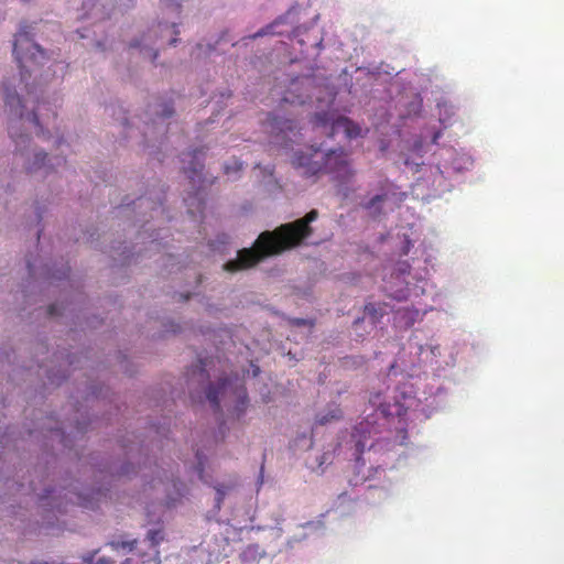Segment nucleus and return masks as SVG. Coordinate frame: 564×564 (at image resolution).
Listing matches in <instances>:
<instances>
[{
	"label": "nucleus",
	"mask_w": 564,
	"mask_h": 564,
	"mask_svg": "<svg viewBox=\"0 0 564 564\" xmlns=\"http://www.w3.org/2000/svg\"><path fill=\"white\" fill-rule=\"evenodd\" d=\"M22 1L28 2V1H30V0H22Z\"/></svg>",
	"instance_id": "obj_33"
},
{
	"label": "nucleus",
	"mask_w": 564,
	"mask_h": 564,
	"mask_svg": "<svg viewBox=\"0 0 564 564\" xmlns=\"http://www.w3.org/2000/svg\"><path fill=\"white\" fill-rule=\"evenodd\" d=\"M174 113V108L173 106H169V105H165L163 110H162V116L163 117H170Z\"/></svg>",
	"instance_id": "obj_22"
},
{
	"label": "nucleus",
	"mask_w": 564,
	"mask_h": 564,
	"mask_svg": "<svg viewBox=\"0 0 564 564\" xmlns=\"http://www.w3.org/2000/svg\"><path fill=\"white\" fill-rule=\"evenodd\" d=\"M46 158V153H36L34 155V160L26 164V170L29 172H36L41 169H45V172L47 173L50 170H52V166L45 165Z\"/></svg>",
	"instance_id": "obj_12"
},
{
	"label": "nucleus",
	"mask_w": 564,
	"mask_h": 564,
	"mask_svg": "<svg viewBox=\"0 0 564 564\" xmlns=\"http://www.w3.org/2000/svg\"><path fill=\"white\" fill-rule=\"evenodd\" d=\"M175 42H176V37H173V39L171 40L170 44H175Z\"/></svg>",
	"instance_id": "obj_31"
},
{
	"label": "nucleus",
	"mask_w": 564,
	"mask_h": 564,
	"mask_svg": "<svg viewBox=\"0 0 564 564\" xmlns=\"http://www.w3.org/2000/svg\"><path fill=\"white\" fill-rule=\"evenodd\" d=\"M265 126L269 133L282 140L288 138V133H294L296 131L294 120L284 119V117L279 116H269Z\"/></svg>",
	"instance_id": "obj_7"
},
{
	"label": "nucleus",
	"mask_w": 564,
	"mask_h": 564,
	"mask_svg": "<svg viewBox=\"0 0 564 564\" xmlns=\"http://www.w3.org/2000/svg\"><path fill=\"white\" fill-rule=\"evenodd\" d=\"M96 564H113V562L110 558L101 557L96 561Z\"/></svg>",
	"instance_id": "obj_25"
},
{
	"label": "nucleus",
	"mask_w": 564,
	"mask_h": 564,
	"mask_svg": "<svg viewBox=\"0 0 564 564\" xmlns=\"http://www.w3.org/2000/svg\"><path fill=\"white\" fill-rule=\"evenodd\" d=\"M237 404H236V415L239 417L243 414L247 405H248V397L246 393L245 386L237 387L236 389Z\"/></svg>",
	"instance_id": "obj_13"
},
{
	"label": "nucleus",
	"mask_w": 564,
	"mask_h": 564,
	"mask_svg": "<svg viewBox=\"0 0 564 564\" xmlns=\"http://www.w3.org/2000/svg\"><path fill=\"white\" fill-rule=\"evenodd\" d=\"M131 563V560L130 558H126L123 564H130Z\"/></svg>",
	"instance_id": "obj_30"
},
{
	"label": "nucleus",
	"mask_w": 564,
	"mask_h": 564,
	"mask_svg": "<svg viewBox=\"0 0 564 564\" xmlns=\"http://www.w3.org/2000/svg\"><path fill=\"white\" fill-rule=\"evenodd\" d=\"M318 218L317 210L308 212L293 223L281 225L274 231H265L257 239L253 248L238 251L237 259L225 263V270L237 272L251 268L265 257L295 248L301 241L313 234L311 223Z\"/></svg>",
	"instance_id": "obj_1"
},
{
	"label": "nucleus",
	"mask_w": 564,
	"mask_h": 564,
	"mask_svg": "<svg viewBox=\"0 0 564 564\" xmlns=\"http://www.w3.org/2000/svg\"><path fill=\"white\" fill-rule=\"evenodd\" d=\"M388 199V194H378L375 195L368 200L366 204H364V208L369 212V214L373 217H378L382 213V205Z\"/></svg>",
	"instance_id": "obj_10"
},
{
	"label": "nucleus",
	"mask_w": 564,
	"mask_h": 564,
	"mask_svg": "<svg viewBox=\"0 0 564 564\" xmlns=\"http://www.w3.org/2000/svg\"><path fill=\"white\" fill-rule=\"evenodd\" d=\"M243 169V163L239 160H234L231 163L225 164V173L230 174L232 172H239Z\"/></svg>",
	"instance_id": "obj_18"
},
{
	"label": "nucleus",
	"mask_w": 564,
	"mask_h": 564,
	"mask_svg": "<svg viewBox=\"0 0 564 564\" xmlns=\"http://www.w3.org/2000/svg\"><path fill=\"white\" fill-rule=\"evenodd\" d=\"M365 314L369 316L373 323H377L384 315L383 308L375 303H368L365 306Z\"/></svg>",
	"instance_id": "obj_14"
},
{
	"label": "nucleus",
	"mask_w": 564,
	"mask_h": 564,
	"mask_svg": "<svg viewBox=\"0 0 564 564\" xmlns=\"http://www.w3.org/2000/svg\"><path fill=\"white\" fill-rule=\"evenodd\" d=\"M3 99L7 111L10 116H13L9 122V134L14 141L17 148L21 150V144L25 143L29 139V137L25 134L17 133L19 123L23 120L24 116L23 104L21 102L19 94L15 90H11V88L8 86H4Z\"/></svg>",
	"instance_id": "obj_5"
},
{
	"label": "nucleus",
	"mask_w": 564,
	"mask_h": 564,
	"mask_svg": "<svg viewBox=\"0 0 564 564\" xmlns=\"http://www.w3.org/2000/svg\"><path fill=\"white\" fill-rule=\"evenodd\" d=\"M205 156L203 149H195L192 153L183 154V162H188V166H184L183 170L187 174V177L195 182L200 180L202 172L204 170V163L200 158Z\"/></svg>",
	"instance_id": "obj_8"
},
{
	"label": "nucleus",
	"mask_w": 564,
	"mask_h": 564,
	"mask_svg": "<svg viewBox=\"0 0 564 564\" xmlns=\"http://www.w3.org/2000/svg\"><path fill=\"white\" fill-rule=\"evenodd\" d=\"M147 540L151 543L152 546H158L160 543L164 541L163 529H154L148 531Z\"/></svg>",
	"instance_id": "obj_15"
},
{
	"label": "nucleus",
	"mask_w": 564,
	"mask_h": 564,
	"mask_svg": "<svg viewBox=\"0 0 564 564\" xmlns=\"http://www.w3.org/2000/svg\"><path fill=\"white\" fill-rule=\"evenodd\" d=\"M40 116H41V106H37V109L35 111H33L31 115H29V120L33 124L41 127Z\"/></svg>",
	"instance_id": "obj_20"
},
{
	"label": "nucleus",
	"mask_w": 564,
	"mask_h": 564,
	"mask_svg": "<svg viewBox=\"0 0 564 564\" xmlns=\"http://www.w3.org/2000/svg\"><path fill=\"white\" fill-rule=\"evenodd\" d=\"M372 426L369 420L357 423L351 434V438L355 442L356 447V462H360L361 455L368 448V441L371 438Z\"/></svg>",
	"instance_id": "obj_6"
},
{
	"label": "nucleus",
	"mask_w": 564,
	"mask_h": 564,
	"mask_svg": "<svg viewBox=\"0 0 564 564\" xmlns=\"http://www.w3.org/2000/svg\"><path fill=\"white\" fill-rule=\"evenodd\" d=\"M132 46H141V43H133Z\"/></svg>",
	"instance_id": "obj_32"
},
{
	"label": "nucleus",
	"mask_w": 564,
	"mask_h": 564,
	"mask_svg": "<svg viewBox=\"0 0 564 564\" xmlns=\"http://www.w3.org/2000/svg\"><path fill=\"white\" fill-rule=\"evenodd\" d=\"M97 552H98V551H95V552L90 553L89 555L84 556V557H83V558H84V561H85L86 563L91 564V563H93V561H94V556L96 555V553H97Z\"/></svg>",
	"instance_id": "obj_23"
},
{
	"label": "nucleus",
	"mask_w": 564,
	"mask_h": 564,
	"mask_svg": "<svg viewBox=\"0 0 564 564\" xmlns=\"http://www.w3.org/2000/svg\"><path fill=\"white\" fill-rule=\"evenodd\" d=\"M343 417V411L338 405H333L326 409L324 414L316 416V423L321 426L329 422L338 421Z\"/></svg>",
	"instance_id": "obj_11"
},
{
	"label": "nucleus",
	"mask_w": 564,
	"mask_h": 564,
	"mask_svg": "<svg viewBox=\"0 0 564 564\" xmlns=\"http://www.w3.org/2000/svg\"><path fill=\"white\" fill-rule=\"evenodd\" d=\"M43 564H48V563H43Z\"/></svg>",
	"instance_id": "obj_34"
},
{
	"label": "nucleus",
	"mask_w": 564,
	"mask_h": 564,
	"mask_svg": "<svg viewBox=\"0 0 564 564\" xmlns=\"http://www.w3.org/2000/svg\"><path fill=\"white\" fill-rule=\"evenodd\" d=\"M231 386V382L229 379H221L217 387L209 386L206 392V398L209 400L213 410L219 411L220 410V395H224L228 389V387Z\"/></svg>",
	"instance_id": "obj_9"
},
{
	"label": "nucleus",
	"mask_w": 564,
	"mask_h": 564,
	"mask_svg": "<svg viewBox=\"0 0 564 564\" xmlns=\"http://www.w3.org/2000/svg\"><path fill=\"white\" fill-rule=\"evenodd\" d=\"M156 57H158V52H155V51L152 52V56H151L152 61H154Z\"/></svg>",
	"instance_id": "obj_29"
},
{
	"label": "nucleus",
	"mask_w": 564,
	"mask_h": 564,
	"mask_svg": "<svg viewBox=\"0 0 564 564\" xmlns=\"http://www.w3.org/2000/svg\"><path fill=\"white\" fill-rule=\"evenodd\" d=\"M135 543H137L135 540H133V541L117 540V541L110 542V546L115 551H118V550H130L131 551V550H133Z\"/></svg>",
	"instance_id": "obj_16"
},
{
	"label": "nucleus",
	"mask_w": 564,
	"mask_h": 564,
	"mask_svg": "<svg viewBox=\"0 0 564 564\" xmlns=\"http://www.w3.org/2000/svg\"><path fill=\"white\" fill-rule=\"evenodd\" d=\"M280 22V20H275L273 23H270L268 25H264L261 30H259L258 32H256L252 37H258V36H263V35H267V34H273L274 33V26L275 24H278Z\"/></svg>",
	"instance_id": "obj_19"
},
{
	"label": "nucleus",
	"mask_w": 564,
	"mask_h": 564,
	"mask_svg": "<svg viewBox=\"0 0 564 564\" xmlns=\"http://www.w3.org/2000/svg\"><path fill=\"white\" fill-rule=\"evenodd\" d=\"M55 313V305L50 306V314L53 315Z\"/></svg>",
	"instance_id": "obj_28"
},
{
	"label": "nucleus",
	"mask_w": 564,
	"mask_h": 564,
	"mask_svg": "<svg viewBox=\"0 0 564 564\" xmlns=\"http://www.w3.org/2000/svg\"><path fill=\"white\" fill-rule=\"evenodd\" d=\"M313 123L327 129V134L333 137L344 132L348 139L361 135V127L351 121L349 117L337 115L333 111L317 112L313 116Z\"/></svg>",
	"instance_id": "obj_4"
},
{
	"label": "nucleus",
	"mask_w": 564,
	"mask_h": 564,
	"mask_svg": "<svg viewBox=\"0 0 564 564\" xmlns=\"http://www.w3.org/2000/svg\"><path fill=\"white\" fill-rule=\"evenodd\" d=\"M292 163L303 169L306 177L323 172L334 174L337 181L347 183L356 173L350 166L349 154L343 149L329 150L324 154L318 149L310 148L307 153H295Z\"/></svg>",
	"instance_id": "obj_2"
},
{
	"label": "nucleus",
	"mask_w": 564,
	"mask_h": 564,
	"mask_svg": "<svg viewBox=\"0 0 564 564\" xmlns=\"http://www.w3.org/2000/svg\"><path fill=\"white\" fill-rule=\"evenodd\" d=\"M13 54L18 59L22 80L28 78L30 65H41L42 59H44V52L39 44L32 41L29 26H22L19 33L15 34Z\"/></svg>",
	"instance_id": "obj_3"
},
{
	"label": "nucleus",
	"mask_w": 564,
	"mask_h": 564,
	"mask_svg": "<svg viewBox=\"0 0 564 564\" xmlns=\"http://www.w3.org/2000/svg\"><path fill=\"white\" fill-rule=\"evenodd\" d=\"M259 554V545L257 544H249L246 546L243 553L241 554V557L243 561L248 558H256Z\"/></svg>",
	"instance_id": "obj_17"
},
{
	"label": "nucleus",
	"mask_w": 564,
	"mask_h": 564,
	"mask_svg": "<svg viewBox=\"0 0 564 564\" xmlns=\"http://www.w3.org/2000/svg\"><path fill=\"white\" fill-rule=\"evenodd\" d=\"M175 501H176V499H175V498L166 499V500L164 501V506H165V507H167V508L174 507Z\"/></svg>",
	"instance_id": "obj_26"
},
{
	"label": "nucleus",
	"mask_w": 564,
	"mask_h": 564,
	"mask_svg": "<svg viewBox=\"0 0 564 564\" xmlns=\"http://www.w3.org/2000/svg\"><path fill=\"white\" fill-rule=\"evenodd\" d=\"M294 324H295L296 326H305V325H307V319H304V318H295V319H294Z\"/></svg>",
	"instance_id": "obj_24"
},
{
	"label": "nucleus",
	"mask_w": 564,
	"mask_h": 564,
	"mask_svg": "<svg viewBox=\"0 0 564 564\" xmlns=\"http://www.w3.org/2000/svg\"><path fill=\"white\" fill-rule=\"evenodd\" d=\"M173 486H174V488L176 489V495H177L178 497H181V496H182V491H181V489H180V488H177L176 484H173Z\"/></svg>",
	"instance_id": "obj_27"
},
{
	"label": "nucleus",
	"mask_w": 564,
	"mask_h": 564,
	"mask_svg": "<svg viewBox=\"0 0 564 564\" xmlns=\"http://www.w3.org/2000/svg\"><path fill=\"white\" fill-rule=\"evenodd\" d=\"M216 491H217V498L216 499H217L218 502H221L224 500L225 495H226L224 486L216 487Z\"/></svg>",
	"instance_id": "obj_21"
}]
</instances>
